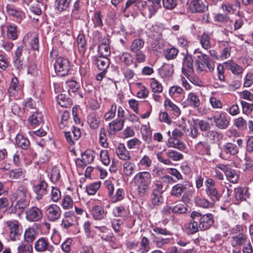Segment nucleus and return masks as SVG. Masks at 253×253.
Instances as JSON below:
<instances>
[{"label":"nucleus","mask_w":253,"mask_h":253,"mask_svg":"<svg viewBox=\"0 0 253 253\" xmlns=\"http://www.w3.org/2000/svg\"><path fill=\"white\" fill-rule=\"evenodd\" d=\"M152 176L146 171L138 172L133 177V181L137 187V191L140 197H144L147 193L151 184Z\"/></svg>","instance_id":"1"},{"label":"nucleus","mask_w":253,"mask_h":253,"mask_svg":"<svg viewBox=\"0 0 253 253\" xmlns=\"http://www.w3.org/2000/svg\"><path fill=\"white\" fill-rule=\"evenodd\" d=\"M54 68L55 72L58 76L64 77L69 73L70 69V63L67 58L57 55L54 64Z\"/></svg>","instance_id":"2"},{"label":"nucleus","mask_w":253,"mask_h":253,"mask_svg":"<svg viewBox=\"0 0 253 253\" xmlns=\"http://www.w3.org/2000/svg\"><path fill=\"white\" fill-rule=\"evenodd\" d=\"M5 225L8 230L9 240L15 242L21 235L22 226L17 220H10L5 222Z\"/></svg>","instance_id":"3"},{"label":"nucleus","mask_w":253,"mask_h":253,"mask_svg":"<svg viewBox=\"0 0 253 253\" xmlns=\"http://www.w3.org/2000/svg\"><path fill=\"white\" fill-rule=\"evenodd\" d=\"M108 195L111 202L113 203L122 201L125 197V192L123 188H119L115 192V187L110 181H105Z\"/></svg>","instance_id":"4"},{"label":"nucleus","mask_w":253,"mask_h":253,"mask_svg":"<svg viewBox=\"0 0 253 253\" xmlns=\"http://www.w3.org/2000/svg\"><path fill=\"white\" fill-rule=\"evenodd\" d=\"M144 9L142 11L148 18L155 15L161 6V0H147L144 1Z\"/></svg>","instance_id":"5"},{"label":"nucleus","mask_w":253,"mask_h":253,"mask_svg":"<svg viewBox=\"0 0 253 253\" xmlns=\"http://www.w3.org/2000/svg\"><path fill=\"white\" fill-rule=\"evenodd\" d=\"M195 215H196L197 218H198L200 231H205L209 229L213 224V217L211 213L202 214L200 212L195 211Z\"/></svg>","instance_id":"6"},{"label":"nucleus","mask_w":253,"mask_h":253,"mask_svg":"<svg viewBox=\"0 0 253 253\" xmlns=\"http://www.w3.org/2000/svg\"><path fill=\"white\" fill-rule=\"evenodd\" d=\"M239 152L237 146L231 142L225 143L221 149L220 157L224 160L228 159L231 156L237 154Z\"/></svg>","instance_id":"7"},{"label":"nucleus","mask_w":253,"mask_h":253,"mask_svg":"<svg viewBox=\"0 0 253 253\" xmlns=\"http://www.w3.org/2000/svg\"><path fill=\"white\" fill-rule=\"evenodd\" d=\"M45 215L48 220L52 222L55 221L61 216L60 208L56 204H51L46 208Z\"/></svg>","instance_id":"8"},{"label":"nucleus","mask_w":253,"mask_h":253,"mask_svg":"<svg viewBox=\"0 0 253 253\" xmlns=\"http://www.w3.org/2000/svg\"><path fill=\"white\" fill-rule=\"evenodd\" d=\"M42 210L37 207H32L26 211V219L30 222L39 221L42 219Z\"/></svg>","instance_id":"9"},{"label":"nucleus","mask_w":253,"mask_h":253,"mask_svg":"<svg viewBox=\"0 0 253 253\" xmlns=\"http://www.w3.org/2000/svg\"><path fill=\"white\" fill-rule=\"evenodd\" d=\"M225 68L229 70L235 76L241 78L244 72L243 68L232 60H228L223 63Z\"/></svg>","instance_id":"10"},{"label":"nucleus","mask_w":253,"mask_h":253,"mask_svg":"<svg viewBox=\"0 0 253 253\" xmlns=\"http://www.w3.org/2000/svg\"><path fill=\"white\" fill-rule=\"evenodd\" d=\"M189 7L193 13L204 12L208 9V6L203 0H189Z\"/></svg>","instance_id":"11"},{"label":"nucleus","mask_w":253,"mask_h":253,"mask_svg":"<svg viewBox=\"0 0 253 253\" xmlns=\"http://www.w3.org/2000/svg\"><path fill=\"white\" fill-rule=\"evenodd\" d=\"M191 220L185 225V228L190 234H195L200 230L198 218L195 215V211H193L190 214Z\"/></svg>","instance_id":"12"},{"label":"nucleus","mask_w":253,"mask_h":253,"mask_svg":"<svg viewBox=\"0 0 253 253\" xmlns=\"http://www.w3.org/2000/svg\"><path fill=\"white\" fill-rule=\"evenodd\" d=\"M213 119L215 126L219 129H226L229 126V121L224 112H221L217 117L213 116Z\"/></svg>","instance_id":"13"},{"label":"nucleus","mask_w":253,"mask_h":253,"mask_svg":"<svg viewBox=\"0 0 253 253\" xmlns=\"http://www.w3.org/2000/svg\"><path fill=\"white\" fill-rule=\"evenodd\" d=\"M161 180H155L153 182V189L154 192L158 191L163 193L167 189V187H164L163 182H166L168 183H172L173 182V178L169 175H165L161 178Z\"/></svg>","instance_id":"14"},{"label":"nucleus","mask_w":253,"mask_h":253,"mask_svg":"<svg viewBox=\"0 0 253 253\" xmlns=\"http://www.w3.org/2000/svg\"><path fill=\"white\" fill-rule=\"evenodd\" d=\"M47 183L45 181L42 180L33 187V190L36 194V200H41L47 193Z\"/></svg>","instance_id":"15"},{"label":"nucleus","mask_w":253,"mask_h":253,"mask_svg":"<svg viewBox=\"0 0 253 253\" xmlns=\"http://www.w3.org/2000/svg\"><path fill=\"white\" fill-rule=\"evenodd\" d=\"M90 212L93 218L97 220L104 218L107 213L102 206L99 205L93 206L90 210Z\"/></svg>","instance_id":"16"},{"label":"nucleus","mask_w":253,"mask_h":253,"mask_svg":"<svg viewBox=\"0 0 253 253\" xmlns=\"http://www.w3.org/2000/svg\"><path fill=\"white\" fill-rule=\"evenodd\" d=\"M6 11L8 15L16 18L18 21H20L25 17V13L21 9L13 5H8Z\"/></svg>","instance_id":"17"},{"label":"nucleus","mask_w":253,"mask_h":253,"mask_svg":"<svg viewBox=\"0 0 253 253\" xmlns=\"http://www.w3.org/2000/svg\"><path fill=\"white\" fill-rule=\"evenodd\" d=\"M36 251L43 252L47 250L50 251L52 246H50L48 240L45 238H41L36 241L34 244Z\"/></svg>","instance_id":"18"},{"label":"nucleus","mask_w":253,"mask_h":253,"mask_svg":"<svg viewBox=\"0 0 253 253\" xmlns=\"http://www.w3.org/2000/svg\"><path fill=\"white\" fill-rule=\"evenodd\" d=\"M65 136L67 142L70 145L74 144L75 141L78 140L81 136L80 129L74 127L72 131L64 132Z\"/></svg>","instance_id":"19"},{"label":"nucleus","mask_w":253,"mask_h":253,"mask_svg":"<svg viewBox=\"0 0 253 253\" xmlns=\"http://www.w3.org/2000/svg\"><path fill=\"white\" fill-rule=\"evenodd\" d=\"M27 190L24 188H20L13 192L9 196V199L13 205L15 201L20 202L26 200Z\"/></svg>","instance_id":"20"},{"label":"nucleus","mask_w":253,"mask_h":253,"mask_svg":"<svg viewBox=\"0 0 253 253\" xmlns=\"http://www.w3.org/2000/svg\"><path fill=\"white\" fill-rule=\"evenodd\" d=\"M21 86L19 84L18 79L15 77L13 78L8 89L9 95L16 97L21 93Z\"/></svg>","instance_id":"21"},{"label":"nucleus","mask_w":253,"mask_h":253,"mask_svg":"<svg viewBox=\"0 0 253 253\" xmlns=\"http://www.w3.org/2000/svg\"><path fill=\"white\" fill-rule=\"evenodd\" d=\"M116 153L122 160L127 161L131 159L130 153L124 143H120L118 145L116 149Z\"/></svg>","instance_id":"22"},{"label":"nucleus","mask_w":253,"mask_h":253,"mask_svg":"<svg viewBox=\"0 0 253 253\" xmlns=\"http://www.w3.org/2000/svg\"><path fill=\"white\" fill-rule=\"evenodd\" d=\"M159 74L162 78L169 79L173 74V66L170 64H164L159 69Z\"/></svg>","instance_id":"23"},{"label":"nucleus","mask_w":253,"mask_h":253,"mask_svg":"<svg viewBox=\"0 0 253 253\" xmlns=\"http://www.w3.org/2000/svg\"><path fill=\"white\" fill-rule=\"evenodd\" d=\"M113 213L116 217L126 218L128 216L130 211L128 206L126 205H121L116 207L113 209Z\"/></svg>","instance_id":"24"},{"label":"nucleus","mask_w":253,"mask_h":253,"mask_svg":"<svg viewBox=\"0 0 253 253\" xmlns=\"http://www.w3.org/2000/svg\"><path fill=\"white\" fill-rule=\"evenodd\" d=\"M22 51L23 47L21 46H18L15 52L13 59L14 65L19 71L22 70L23 66V60L21 57Z\"/></svg>","instance_id":"25"},{"label":"nucleus","mask_w":253,"mask_h":253,"mask_svg":"<svg viewBox=\"0 0 253 253\" xmlns=\"http://www.w3.org/2000/svg\"><path fill=\"white\" fill-rule=\"evenodd\" d=\"M125 119H116L109 124L108 132L110 134H113L116 131L121 130L124 125Z\"/></svg>","instance_id":"26"},{"label":"nucleus","mask_w":253,"mask_h":253,"mask_svg":"<svg viewBox=\"0 0 253 253\" xmlns=\"http://www.w3.org/2000/svg\"><path fill=\"white\" fill-rule=\"evenodd\" d=\"M164 105L168 111L171 112L176 117H178L180 115L181 111L179 107L169 99L166 98L165 100Z\"/></svg>","instance_id":"27"},{"label":"nucleus","mask_w":253,"mask_h":253,"mask_svg":"<svg viewBox=\"0 0 253 253\" xmlns=\"http://www.w3.org/2000/svg\"><path fill=\"white\" fill-rule=\"evenodd\" d=\"M205 192L212 203H215L220 200L221 194L216 188L205 189Z\"/></svg>","instance_id":"28"},{"label":"nucleus","mask_w":253,"mask_h":253,"mask_svg":"<svg viewBox=\"0 0 253 253\" xmlns=\"http://www.w3.org/2000/svg\"><path fill=\"white\" fill-rule=\"evenodd\" d=\"M15 144L18 147L26 150L30 146V143L28 138L18 133L15 137Z\"/></svg>","instance_id":"29"},{"label":"nucleus","mask_w":253,"mask_h":253,"mask_svg":"<svg viewBox=\"0 0 253 253\" xmlns=\"http://www.w3.org/2000/svg\"><path fill=\"white\" fill-rule=\"evenodd\" d=\"M37 231L33 227H29L26 229L24 232L23 238L25 242L32 244L36 239Z\"/></svg>","instance_id":"30"},{"label":"nucleus","mask_w":253,"mask_h":253,"mask_svg":"<svg viewBox=\"0 0 253 253\" xmlns=\"http://www.w3.org/2000/svg\"><path fill=\"white\" fill-rule=\"evenodd\" d=\"M248 239V236L242 233L233 236L231 238V244L233 247H241V245Z\"/></svg>","instance_id":"31"},{"label":"nucleus","mask_w":253,"mask_h":253,"mask_svg":"<svg viewBox=\"0 0 253 253\" xmlns=\"http://www.w3.org/2000/svg\"><path fill=\"white\" fill-rule=\"evenodd\" d=\"M235 197L237 200H246L249 196L248 189L247 187H237L234 189Z\"/></svg>","instance_id":"32"},{"label":"nucleus","mask_w":253,"mask_h":253,"mask_svg":"<svg viewBox=\"0 0 253 253\" xmlns=\"http://www.w3.org/2000/svg\"><path fill=\"white\" fill-rule=\"evenodd\" d=\"M79 53L81 55H84L86 51V39L85 36L83 33L78 35L77 39Z\"/></svg>","instance_id":"33"},{"label":"nucleus","mask_w":253,"mask_h":253,"mask_svg":"<svg viewBox=\"0 0 253 253\" xmlns=\"http://www.w3.org/2000/svg\"><path fill=\"white\" fill-rule=\"evenodd\" d=\"M94 62L98 68L103 71H105L109 65L108 57L98 56L95 59Z\"/></svg>","instance_id":"34"},{"label":"nucleus","mask_w":253,"mask_h":253,"mask_svg":"<svg viewBox=\"0 0 253 253\" xmlns=\"http://www.w3.org/2000/svg\"><path fill=\"white\" fill-rule=\"evenodd\" d=\"M187 105L194 108H198L200 106V101L198 96L193 92H190L187 98Z\"/></svg>","instance_id":"35"},{"label":"nucleus","mask_w":253,"mask_h":253,"mask_svg":"<svg viewBox=\"0 0 253 253\" xmlns=\"http://www.w3.org/2000/svg\"><path fill=\"white\" fill-rule=\"evenodd\" d=\"M95 157V153L94 151L91 149L86 150L82 155V162L83 164L86 165L91 163Z\"/></svg>","instance_id":"36"},{"label":"nucleus","mask_w":253,"mask_h":253,"mask_svg":"<svg viewBox=\"0 0 253 253\" xmlns=\"http://www.w3.org/2000/svg\"><path fill=\"white\" fill-rule=\"evenodd\" d=\"M65 86L69 94H75L78 92L80 88V84L75 80H69L66 82Z\"/></svg>","instance_id":"37"},{"label":"nucleus","mask_w":253,"mask_h":253,"mask_svg":"<svg viewBox=\"0 0 253 253\" xmlns=\"http://www.w3.org/2000/svg\"><path fill=\"white\" fill-rule=\"evenodd\" d=\"M186 189V185L181 183H178L172 187L170 194L175 197L179 198L182 195Z\"/></svg>","instance_id":"38"},{"label":"nucleus","mask_w":253,"mask_h":253,"mask_svg":"<svg viewBox=\"0 0 253 253\" xmlns=\"http://www.w3.org/2000/svg\"><path fill=\"white\" fill-rule=\"evenodd\" d=\"M196 150L202 155H210V146L206 141H200L195 145Z\"/></svg>","instance_id":"39"},{"label":"nucleus","mask_w":253,"mask_h":253,"mask_svg":"<svg viewBox=\"0 0 253 253\" xmlns=\"http://www.w3.org/2000/svg\"><path fill=\"white\" fill-rule=\"evenodd\" d=\"M178 126L180 127L182 130L177 128H175L171 132V137L169 138H180L182 137L184 133L188 130L186 125L184 122L181 124L178 125Z\"/></svg>","instance_id":"40"},{"label":"nucleus","mask_w":253,"mask_h":253,"mask_svg":"<svg viewBox=\"0 0 253 253\" xmlns=\"http://www.w3.org/2000/svg\"><path fill=\"white\" fill-rule=\"evenodd\" d=\"M168 146L183 151L186 148V145L179 138H169Z\"/></svg>","instance_id":"41"},{"label":"nucleus","mask_w":253,"mask_h":253,"mask_svg":"<svg viewBox=\"0 0 253 253\" xmlns=\"http://www.w3.org/2000/svg\"><path fill=\"white\" fill-rule=\"evenodd\" d=\"M28 121L32 127L39 126L42 122V115L36 112L29 117Z\"/></svg>","instance_id":"42"},{"label":"nucleus","mask_w":253,"mask_h":253,"mask_svg":"<svg viewBox=\"0 0 253 253\" xmlns=\"http://www.w3.org/2000/svg\"><path fill=\"white\" fill-rule=\"evenodd\" d=\"M201 60L204 63L210 72H212L214 69L215 61L211 58L208 55L203 54L201 57H200Z\"/></svg>","instance_id":"43"},{"label":"nucleus","mask_w":253,"mask_h":253,"mask_svg":"<svg viewBox=\"0 0 253 253\" xmlns=\"http://www.w3.org/2000/svg\"><path fill=\"white\" fill-rule=\"evenodd\" d=\"M43 6V4L42 2L37 1L32 4L30 7V11L36 16L41 17Z\"/></svg>","instance_id":"44"},{"label":"nucleus","mask_w":253,"mask_h":253,"mask_svg":"<svg viewBox=\"0 0 253 253\" xmlns=\"http://www.w3.org/2000/svg\"><path fill=\"white\" fill-rule=\"evenodd\" d=\"M100 123V119L95 114H89L87 117V123L90 128L96 129L99 127Z\"/></svg>","instance_id":"45"},{"label":"nucleus","mask_w":253,"mask_h":253,"mask_svg":"<svg viewBox=\"0 0 253 253\" xmlns=\"http://www.w3.org/2000/svg\"><path fill=\"white\" fill-rule=\"evenodd\" d=\"M33 246L32 244L26 242H21L17 247V253H32Z\"/></svg>","instance_id":"46"},{"label":"nucleus","mask_w":253,"mask_h":253,"mask_svg":"<svg viewBox=\"0 0 253 253\" xmlns=\"http://www.w3.org/2000/svg\"><path fill=\"white\" fill-rule=\"evenodd\" d=\"M135 165L133 163L126 161L123 164V172L126 176H130L134 171Z\"/></svg>","instance_id":"47"},{"label":"nucleus","mask_w":253,"mask_h":253,"mask_svg":"<svg viewBox=\"0 0 253 253\" xmlns=\"http://www.w3.org/2000/svg\"><path fill=\"white\" fill-rule=\"evenodd\" d=\"M150 85L154 93H161L163 90V86L161 83L155 78L150 79Z\"/></svg>","instance_id":"48"},{"label":"nucleus","mask_w":253,"mask_h":253,"mask_svg":"<svg viewBox=\"0 0 253 253\" xmlns=\"http://www.w3.org/2000/svg\"><path fill=\"white\" fill-rule=\"evenodd\" d=\"M87 4V0H77L74 5L72 11L73 15L78 14L79 11L84 8Z\"/></svg>","instance_id":"49"},{"label":"nucleus","mask_w":253,"mask_h":253,"mask_svg":"<svg viewBox=\"0 0 253 253\" xmlns=\"http://www.w3.org/2000/svg\"><path fill=\"white\" fill-rule=\"evenodd\" d=\"M173 213L183 214L187 212L188 211L187 207L184 204L182 203H176L171 205Z\"/></svg>","instance_id":"50"},{"label":"nucleus","mask_w":253,"mask_h":253,"mask_svg":"<svg viewBox=\"0 0 253 253\" xmlns=\"http://www.w3.org/2000/svg\"><path fill=\"white\" fill-rule=\"evenodd\" d=\"M194 202L197 206L203 208H209L212 206L213 203L205 198H201L198 196L194 198Z\"/></svg>","instance_id":"51"},{"label":"nucleus","mask_w":253,"mask_h":253,"mask_svg":"<svg viewBox=\"0 0 253 253\" xmlns=\"http://www.w3.org/2000/svg\"><path fill=\"white\" fill-rule=\"evenodd\" d=\"M163 193L158 191H152L151 194L152 203L154 205H159L163 203Z\"/></svg>","instance_id":"52"},{"label":"nucleus","mask_w":253,"mask_h":253,"mask_svg":"<svg viewBox=\"0 0 253 253\" xmlns=\"http://www.w3.org/2000/svg\"><path fill=\"white\" fill-rule=\"evenodd\" d=\"M70 2L71 0H56L55 5L58 10L62 11L68 8Z\"/></svg>","instance_id":"53"},{"label":"nucleus","mask_w":253,"mask_h":253,"mask_svg":"<svg viewBox=\"0 0 253 253\" xmlns=\"http://www.w3.org/2000/svg\"><path fill=\"white\" fill-rule=\"evenodd\" d=\"M247 122L242 117H239L234 120V125L240 130H245L247 128Z\"/></svg>","instance_id":"54"},{"label":"nucleus","mask_w":253,"mask_h":253,"mask_svg":"<svg viewBox=\"0 0 253 253\" xmlns=\"http://www.w3.org/2000/svg\"><path fill=\"white\" fill-rule=\"evenodd\" d=\"M57 103L62 107L67 108L72 105V101L69 98L65 97V95L59 94L57 97Z\"/></svg>","instance_id":"55"},{"label":"nucleus","mask_w":253,"mask_h":253,"mask_svg":"<svg viewBox=\"0 0 253 253\" xmlns=\"http://www.w3.org/2000/svg\"><path fill=\"white\" fill-rule=\"evenodd\" d=\"M119 59L126 66H129L133 63V58L128 52H123L119 56Z\"/></svg>","instance_id":"56"},{"label":"nucleus","mask_w":253,"mask_h":253,"mask_svg":"<svg viewBox=\"0 0 253 253\" xmlns=\"http://www.w3.org/2000/svg\"><path fill=\"white\" fill-rule=\"evenodd\" d=\"M166 155L173 161H179L183 159V155L181 153L173 150H168Z\"/></svg>","instance_id":"57"},{"label":"nucleus","mask_w":253,"mask_h":253,"mask_svg":"<svg viewBox=\"0 0 253 253\" xmlns=\"http://www.w3.org/2000/svg\"><path fill=\"white\" fill-rule=\"evenodd\" d=\"M144 42L141 39H136L134 40L130 46V50L132 52L140 51L143 47Z\"/></svg>","instance_id":"58"},{"label":"nucleus","mask_w":253,"mask_h":253,"mask_svg":"<svg viewBox=\"0 0 253 253\" xmlns=\"http://www.w3.org/2000/svg\"><path fill=\"white\" fill-rule=\"evenodd\" d=\"M101 182L98 181L87 186L86 188V191L89 195H94L101 186Z\"/></svg>","instance_id":"59"},{"label":"nucleus","mask_w":253,"mask_h":253,"mask_svg":"<svg viewBox=\"0 0 253 253\" xmlns=\"http://www.w3.org/2000/svg\"><path fill=\"white\" fill-rule=\"evenodd\" d=\"M207 137H208L213 142H217L222 139L223 135L216 131H209L207 133Z\"/></svg>","instance_id":"60"},{"label":"nucleus","mask_w":253,"mask_h":253,"mask_svg":"<svg viewBox=\"0 0 253 253\" xmlns=\"http://www.w3.org/2000/svg\"><path fill=\"white\" fill-rule=\"evenodd\" d=\"M99 56L108 57L110 55L111 50L109 45L100 44L98 47Z\"/></svg>","instance_id":"61"},{"label":"nucleus","mask_w":253,"mask_h":253,"mask_svg":"<svg viewBox=\"0 0 253 253\" xmlns=\"http://www.w3.org/2000/svg\"><path fill=\"white\" fill-rule=\"evenodd\" d=\"M150 249L149 240L148 238L143 237L140 242L139 251L141 253H147Z\"/></svg>","instance_id":"62"},{"label":"nucleus","mask_w":253,"mask_h":253,"mask_svg":"<svg viewBox=\"0 0 253 253\" xmlns=\"http://www.w3.org/2000/svg\"><path fill=\"white\" fill-rule=\"evenodd\" d=\"M178 53V50L175 47L166 49L164 51V56L168 60L173 59L176 58Z\"/></svg>","instance_id":"63"},{"label":"nucleus","mask_w":253,"mask_h":253,"mask_svg":"<svg viewBox=\"0 0 253 253\" xmlns=\"http://www.w3.org/2000/svg\"><path fill=\"white\" fill-rule=\"evenodd\" d=\"M227 179L231 183H236L239 179V175L235 170L229 169L226 172Z\"/></svg>","instance_id":"64"}]
</instances>
